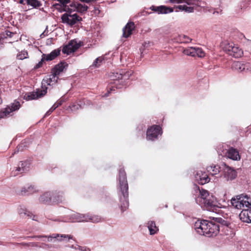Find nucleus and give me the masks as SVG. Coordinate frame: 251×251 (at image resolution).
<instances>
[{
  "label": "nucleus",
  "instance_id": "obj_10",
  "mask_svg": "<svg viewBox=\"0 0 251 251\" xmlns=\"http://www.w3.org/2000/svg\"><path fill=\"white\" fill-rule=\"evenodd\" d=\"M162 134L161 129L158 126H153L148 128L147 131V138L149 140L153 141L158 136Z\"/></svg>",
  "mask_w": 251,
  "mask_h": 251
},
{
  "label": "nucleus",
  "instance_id": "obj_50",
  "mask_svg": "<svg viewBox=\"0 0 251 251\" xmlns=\"http://www.w3.org/2000/svg\"><path fill=\"white\" fill-rule=\"evenodd\" d=\"M248 201L250 203V205L249 206V208H251V198L248 197Z\"/></svg>",
  "mask_w": 251,
  "mask_h": 251
},
{
  "label": "nucleus",
  "instance_id": "obj_19",
  "mask_svg": "<svg viewBox=\"0 0 251 251\" xmlns=\"http://www.w3.org/2000/svg\"><path fill=\"white\" fill-rule=\"evenodd\" d=\"M38 191V189L37 186L33 184H28L22 188L21 194L22 195H29Z\"/></svg>",
  "mask_w": 251,
  "mask_h": 251
},
{
  "label": "nucleus",
  "instance_id": "obj_31",
  "mask_svg": "<svg viewBox=\"0 0 251 251\" xmlns=\"http://www.w3.org/2000/svg\"><path fill=\"white\" fill-rule=\"evenodd\" d=\"M58 236V235L56 234V233L52 234L50 235H40V236H28L26 238H47L48 239V242H54L53 239H56Z\"/></svg>",
  "mask_w": 251,
  "mask_h": 251
},
{
  "label": "nucleus",
  "instance_id": "obj_32",
  "mask_svg": "<svg viewBox=\"0 0 251 251\" xmlns=\"http://www.w3.org/2000/svg\"><path fill=\"white\" fill-rule=\"evenodd\" d=\"M54 195L53 196L52 198V201L53 202H56L57 203H61L62 202L64 199L62 195V193L61 192H54Z\"/></svg>",
  "mask_w": 251,
  "mask_h": 251
},
{
  "label": "nucleus",
  "instance_id": "obj_5",
  "mask_svg": "<svg viewBox=\"0 0 251 251\" xmlns=\"http://www.w3.org/2000/svg\"><path fill=\"white\" fill-rule=\"evenodd\" d=\"M151 9L158 14H168L173 12L174 10L176 12L185 11L187 13H191L194 12V6H188L186 5H179L175 6L174 8L167 7L164 5L159 6H152Z\"/></svg>",
  "mask_w": 251,
  "mask_h": 251
},
{
  "label": "nucleus",
  "instance_id": "obj_33",
  "mask_svg": "<svg viewBox=\"0 0 251 251\" xmlns=\"http://www.w3.org/2000/svg\"><path fill=\"white\" fill-rule=\"evenodd\" d=\"M56 234L58 235V236L56 238V240L58 242H64L67 241V240H68V241L70 239H73V236L69 234H60L56 233Z\"/></svg>",
  "mask_w": 251,
  "mask_h": 251
},
{
  "label": "nucleus",
  "instance_id": "obj_8",
  "mask_svg": "<svg viewBox=\"0 0 251 251\" xmlns=\"http://www.w3.org/2000/svg\"><path fill=\"white\" fill-rule=\"evenodd\" d=\"M222 171L224 177L227 181L234 179L237 176L236 171L225 163L222 164Z\"/></svg>",
  "mask_w": 251,
  "mask_h": 251
},
{
  "label": "nucleus",
  "instance_id": "obj_27",
  "mask_svg": "<svg viewBox=\"0 0 251 251\" xmlns=\"http://www.w3.org/2000/svg\"><path fill=\"white\" fill-rule=\"evenodd\" d=\"M234 44L227 41H224L221 44V47L223 50L229 55L231 50H232Z\"/></svg>",
  "mask_w": 251,
  "mask_h": 251
},
{
  "label": "nucleus",
  "instance_id": "obj_15",
  "mask_svg": "<svg viewBox=\"0 0 251 251\" xmlns=\"http://www.w3.org/2000/svg\"><path fill=\"white\" fill-rule=\"evenodd\" d=\"M79 47L80 44L77 43L76 40H72L67 45L64 46L62 52L64 54H69L77 50Z\"/></svg>",
  "mask_w": 251,
  "mask_h": 251
},
{
  "label": "nucleus",
  "instance_id": "obj_29",
  "mask_svg": "<svg viewBox=\"0 0 251 251\" xmlns=\"http://www.w3.org/2000/svg\"><path fill=\"white\" fill-rule=\"evenodd\" d=\"M147 225V226L150 231V234L151 235H154L156 234L158 231V228L156 226L154 221H149Z\"/></svg>",
  "mask_w": 251,
  "mask_h": 251
},
{
  "label": "nucleus",
  "instance_id": "obj_25",
  "mask_svg": "<svg viewBox=\"0 0 251 251\" xmlns=\"http://www.w3.org/2000/svg\"><path fill=\"white\" fill-rule=\"evenodd\" d=\"M60 49H57L52 51L50 53L46 54H43V56L46 61H51L54 59L60 53Z\"/></svg>",
  "mask_w": 251,
  "mask_h": 251
},
{
  "label": "nucleus",
  "instance_id": "obj_24",
  "mask_svg": "<svg viewBox=\"0 0 251 251\" xmlns=\"http://www.w3.org/2000/svg\"><path fill=\"white\" fill-rule=\"evenodd\" d=\"M134 29V24L133 22L128 23L123 29V36L125 38H127L131 34L133 30Z\"/></svg>",
  "mask_w": 251,
  "mask_h": 251
},
{
  "label": "nucleus",
  "instance_id": "obj_48",
  "mask_svg": "<svg viewBox=\"0 0 251 251\" xmlns=\"http://www.w3.org/2000/svg\"><path fill=\"white\" fill-rule=\"evenodd\" d=\"M41 246V248H50V245H49L48 244H44V243H42V246Z\"/></svg>",
  "mask_w": 251,
  "mask_h": 251
},
{
  "label": "nucleus",
  "instance_id": "obj_14",
  "mask_svg": "<svg viewBox=\"0 0 251 251\" xmlns=\"http://www.w3.org/2000/svg\"><path fill=\"white\" fill-rule=\"evenodd\" d=\"M30 163L28 161L21 162L19 163L18 167L15 170H13L11 172V176H15L20 174L26 172L28 171Z\"/></svg>",
  "mask_w": 251,
  "mask_h": 251
},
{
  "label": "nucleus",
  "instance_id": "obj_51",
  "mask_svg": "<svg viewBox=\"0 0 251 251\" xmlns=\"http://www.w3.org/2000/svg\"><path fill=\"white\" fill-rule=\"evenodd\" d=\"M109 91H108L107 93H106L104 95V97H108L109 95Z\"/></svg>",
  "mask_w": 251,
  "mask_h": 251
},
{
  "label": "nucleus",
  "instance_id": "obj_42",
  "mask_svg": "<svg viewBox=\"0 0 251 251\" xmlns=\"http://www.w3.org/2000/svg\"><path fill=\"white\" fill-rule=\"evenodd\" d=\"M180 40L182 42L189 43L192 39L185 35H181L180 36Z\"/></svg>",
  "mask_w": 251,
  "mask_h": 251
},
{
  "label": "nucleus",
  "instance_id": "obj_7",
  "mask_svg": "<svg viewBox=\"0 0 251 251\" xmlns=\"http://www.w3.org/2000/svg\"><path fill=\"white\" fill-rule=\"evenodd\" d=\"M133 74L132 71H120V73H116L113 74L111 77L113 80L114 81V83L117 85L118 83L121 80L120 83L124 85L126 80H128Z\"/></svg>",
  "mask_w": 251,
  "mask_h": 251
},
{
  "label": "nucleus",
  "instance_id": "obj_39",
  "mask_svg": "<svg viewBox=\"0 0 251 251\" xmlns=\"http://www.w3.org/2000/svg\"><path fill=\"white\" fill-rule=\"evenodd\" d=\"M28 5L32 6L34 8L39 7L42 4L38 0H25Z\"/></svg>",
  "mask_w": 251,
  "mask_h": 251
},
{
  "label": "nucleus",
  "instance_id": "obj_45",
  "mask_svg": "<svg viewBox=\"0 0 251 251\" xmlns=\"http://www.w3.org/2000/svg\"><path fill=\"white\" fill-rule=\"evenodd\" d=\"M97 0H77L80 2L83 3V4L85 3H90L91 2H95Z\"/></svg>",
  "mask_w": 251,
  "mask_h": 251
},
{
  "label": "nucleus",
  "instance_id": "obj_1",
  "mask_svg": "<svg viewBox=\"0 0 251 251\" xmlns=\"http://www.w3.org/2000/svg\"><path fill=\"white\" fill-rule=\"evenodd\" d=\"M196 232L200 235L208 237L217 235L220 231V226L207 220H197L194 224Z\"/></svg>",
  "mask_w": 251,
  "mask_h": 251
},
{
  "label": "nucleus",
  "instance_id": "obj_16",
  "mask_svg": "<svg viewBox=\"0 0 251 251\" xmlns=\"http://www.w3.org/2000/svg\"><path fill=\"white\" fill-rule=\"evenodd\" d=\"M71 11H76L77 12L84 13L86 12L88 7L85 4H82L77 1V0H73V1L70 5Z\"/></svg>",
  "mask_w": 251,
  "mask_h": 251
},
{
  "label": "nucleus",
  "instance_id": "obj_36",
  "mask_svg": "<svg viewBox=\"0 0 251 251\" xmlns=\"http://www.w3.org/2000/svg\"><path fill=\"white\" fill-rule=\"evenodd\" d=\"M66 247L75 249V250H79L80 251H91L90 249L89 248L80 246L78 245H66Z\"/></svg>",
  "mask_w": 251,
  "mask_h": 251
},
{
  "label": "nucleus",
  "instance_id": "obj_17",
  "mask_svg": "<svg viewBox=\"0 0 251 251\" xmlns=\"http://www.w3.org/2000/svg\"><path fill=\"white\" fill-rule=\"evenodd\" d=\"M196 181L200 184L203 185L210 181L207 175L205 172L198 171L195 175Z\"/></svg>",
  "mask_w": 251,
  "mask_h": 251
},
{
  "label": "nucleus",
  "instance_id": "obj_55",
  "mask_svg": "<svg viewBox=\"0 0 251 251\" xmlns=\"http://www.w3.org/2000/svg\"><path fill=\"white\" fill-rule=\"evenodd\" d=\"M18 149H20V146H19V147H18Z\"/></svg>",
  "mask_w": 251,
  "mask_h": 251
},
{
  "label": "nucleus",
  "instance_id": "obj_46",
  "mask_svg": "<svg viewBox=\"0 0 251 251\" xmlns=\"http://www.w3.org/2000/svg\"><path fill=\"white\" fill-rule=\"evenodd\" d=\"M14 35L13 32H10L9 31H5L4 36L6 37H12Z\"/></svg>",
  "mask_w": 251,
  "mask_h": 251
},
{
  "label": "nucleus",
  "instance_id": "obj_21",
  "mask_svg": "<svg viewBox=\"0 0 251 251\" xmlns=\"http://www.w3.org/2000/svg\"><path fill=\"white\" fill-rule=\"evenodd\" d=\"M239 217L243 222L251 223V210H249V208L243 209L239 214Z\"/></svg>",
  "mask_w": 251,
  "mask_h": 251
},
{
  "label": "nucleus",
  "instance_id": "obj_44",
  "mask_svg": "<svg viewBox=\"0 0 251 251\" xmlns=\"http://www.w3.org/2000/svg\"><path fill=\"white\" fill-rule=\"evenodd\" d=\"M42 59H41V61H39L38 62V63L36 65V66L35 67V68L38 69V68L41 67L42 66L43 61L44 60H46L45 57L43 56V55H42Z\"/></svg>",
  "mask_w": 251,
  "mask_h": 251
},
{
  "label": "nucleus",
  "instance_id": "obj_37",
  "mask_svg": "<svg viewBox=\"0 0 251 251\" xmlns=\"http://www.w3.org/2000/svg\"><path fill=\"white\" fill-rule=\"evenodd\" d=\"M59 3H55L53 6L55 8L59 9L61 7H64L65 5L70 1V0H56Z\"/></svg>",
  "mask_w": 251,
  "mask_h": 251
},
{
  "label": "nucleus",
  "instance_id": "obj_34",
  "mask_svg": "<svg viewBox=\"0 0 251 251\" xmlns=\"http://www.w3.org/2000/svg\"><path fill=\"white\" fill-rule=\"evenodd\" d=\"M64 101V99H61L59 100H57L53 105L52 106L48 111L45 116H48L51 114V113L56 108H57L59 106L61 105L63 102Z\"/></svg>",
  "mask_w": 251,
  "mask_h": 251
},
{
  "label": "nucleus",
  "instance_id": "obj_40",
  "mask_svg": "<svg viewBox=\"0 0 251 251\" xmlns=\"http://www.w3.org/2000/svg\"><path fill=\"white\" fill-rule=\"evenodd\" d=\"M104 61L102 57H99L94 61L93 64L91 66V68H97L100 67Z\"/></svg>",
  "mask_w": 251,
  "mask_h": 251
},
{
  "label": "nucleus",
  "instance_id": "obj_2",
  "mask_svg": "<svg viewBox=\"0 0 251 251\" xmlns=\"http://www.w3.org/2000/svg\"><path fill=\"white\" fill-rule=\"evenodd\" d=\"M196 202L203 208L211 210L212 207L217 206V201L215 197L210 195L207 190L198 188L196 190Z\"/></svg>",
  "mask_w": 251,
  "mask_h": 251
},
{
  "label": "nucleus",
  "instance_id": "obj_18",
  "mask_svg": "<svg viewBox=\"0 0 251 251\" xmlns=\"http://www.w3.org/2000/svg\"><path fill=\"white\" fill-rule=\"evenodd\" d=\"M87 215L78 213H74L70 216V222H87Z\"/></svg>",
  "mask_w": 251,
  "mask_h": 251
},
{
  "label": "nucleus",
  "instance_id": "obj_23",
  "mask_svg": "<svg viewBox=\"0 0 251 251\" xmlns=\"http://www.w3.org/2000/svg\"><path fill=\"white\" fill-rule=\"evenodd\" d=\"M53 192H46L41 195L39 198V201L44 203H49L52 200Z\"/></svg>",
  "mask_w": 251,
  "mask_h": 251
},
{
  "label": "nucleus",
  "instance_id": "obj_13",
  "mask_svg": "<svg viewBox=\"0 0 251 251\" xmlns=\"http://www.w3.org/2000/svg\"><path fill=\"white\" fill-rule=\"evenodd\" d=\"M61 19L63 23H67L71 25H75L82 20L81 18L79 17L76 14L73 15L65 14L62 15Z\"/></svg>",
  "mask_w": 251,
  "mask_h": 251
},
{
  "label": "nucleus",
  "instance_id": "obj_22",
  "mask_svg": "<svg viewBox=\"0 0 251 251\" xmlns=\"http://www.w3.org/2000/svg\"><path fill=\"white\" fill-rule=\"evenodd\" d=\"M225 155L228 158L233 160H239L240 159V156L238 151L232 148H230L226 151Z\"/></svg>",
  "mask_w": 251,
  "mask_h": 251
},
{
  "label": "nucleus",
  "instance_id": "obj_47",
  "mask_svg": "<svg viewBox=\"0 0 251 251\" xmlns=\"http://www.w3.org/2000/svg\"><path fill=\"white\" fill-rule=\"evenodd\" d=\"M249 2V0H245L243 2H241L240 7L241 9L245 8L246 7V4Z\"/></svg>",
  "mask_w": 251,
  "mask_h": 251
},
{
  "label": "nucleus",
  "instance_id": "obj_41",
  "mask_svg": "<svg viewBox=\"0 0 251 251\" xmlns=\"http://www.w3.org/2000/svg\"><path fill=\"white\" fill-rule=\"evenodd\" d=\"M28 57V53L25 50H23L21 52H19L17 55V57L18 59L23 60L25 58H27Z\"/></svg>",
  "mask_w": 251,
  "mask_h": 251
},
{
  "label": "nucleus",
  "instance_id": "obj_28",
  "mask_svg": "<svg viewBox=\"0 0 251 251\" xmlns=\"http://www.w3.org/2000/svg\"><path fill=\"white\" fill-rule=\"evenodd\" d=\"M66 66H67V64H66L65 63L60 62L56 65L53 69L52 74L57 76V75H59L60 73L63 71Z\"/></svg>",
  "mask_w": 251,
  "mask_h": 251
},
{
  "label": "nucleus",
  "instance_id": "obj_20",
  "mask_svg": "<svg viewBox=\"0 0 251 251\" xmlns=\"http://www.w3.org/2000/svg\"><path fill=\"white\" fill-rule=\"evenodd\" d=\"M20 107V104L19 101L17 100H14V101L10 105L7 106L3 111V114L7 116L9 115L10 113L12 112L15 111L16 110H18Z\"/></svg>",
  "mask_w": 251,
  "mask_h": 251
},
{
  "label": "nucleus",
  "instance_id": "obj_6",
  "mask_svg": "<svg viewBox=\"0 0 251 251\" xmlns=\"http://www.w3.org/2000/svg\"><path fill=\"white\" fill-rule=\"evenodd\" d=\"M231 205L237 209L249 208L250 203L248 201V196L244 195H237L230 200Z\"/></svg>",
  "mask_w": 251,
  "mask_h": 251
},
{
  "label": "nucleus",
  "instance_id": "obj_9",
  "mask_svg": "<svg viewBox=\"0 0 251 251\" xmlns=\"http://www.w3.org/2000/svg\"><path fill=\"white\" fill-rule=\"evenodd\" d=\"M172 3H186L189 5L198 6L206 10L207 8L206 2L204 1L199 0H170Z\"/></svg>",
  "mask_w": 251,
  "mask_h": 251
},
{
  "label": "nucleus",
  "instance_id": "obj_3",
  "mask_svg": "<svg viewBox=\"0 0 251 251\" xmlns=\"http://www.w3.org/2000/svg\"><path fill=\"white\" fill-rule=\"evenodd\" d=\"M58 77L53 74L46 76L42 82V89H38L36 92L26 94L24 99L29 100L36 99L44 96L47 93V86H53L57 81Z\"/></svg>",
  "mask_w": 251,
  "mask_h": 251
},
{
  "label": "nucleus",
  "instance_id": "obj_53",
  "mask_svg": "<svg viewBox=\"0 0 251 251\" xmlns=\"http://www.w3.org/2000/svg\"><path fill=\"white\" fill-rule=\"evenodd\" d=\"M2 103V100L1 98L0 97V104Z\"/></svg>",
  "mask_w": 251,
  "mask_h": 251
},
{
  "label": "nucleus",
  "instance_id": "obj_30",
  "mask_svg": "<svg viewBox=\"0 0 251 251\" xmlns=\"http://www.w3.org/2000/svg\"><path fill=\"white\" fill-rule=\"evenodd\" d=\"M221 169H222V166L212 165L208 167L207 170L211 175L214 176L219 173Z\"/></svg>",
  "mask_w": 251,
  "mask_h": 251
},
{
  "label": "nucleus",
  "instance_id": "obj_11",
  "mask_svg": "<svg viewBox=\"0 0 251 251\" xmlns=\"http://www.w3.org/2000/svg\"><path fill=\"white\" fill-rule=\"evenodd\" d=\"M231 67L239 72L251 71V65L248 62L235 61L232 63Z\"/></svg>",
  "mask_w": 251,
  "mask_h": 251
},
{
  "label": "nucleus",
  "instance_id": "obj_4",
  "mask_svg": "<svg viewBox=\"0 0 251 251\" xmlns=\"http://www.w3.org/2000/svg\"><path fill=\"white\" fill-rule=\"evenodd\" d=\"M119 179L121 195H120L121 209L122 212L126 210L129 205L128 186L126 180V174L124 170L120 169L119 173Z\"/></svg>",
  "mask_w": 251,
  "mask_h": 251
},
{
  "label": "nucleus",
  "instance_id": "obj_12",
  "mask_svg": "<svg viewBox=\"0 0 251 251\" xmlns=\"http://www.w3.org/2000/svg\"><path fill=\"white\" fill-rule=\"evenodd\" d=\"M184 54L191 56H198L203 57L205 56L203 50L200 48L190 47L183 50Z\"/></svg>",
  "mask_w": 251,
  "mask_h": 251
},
{
  "label": "nucleus",
  "instance_id": "obj_26",
  "mask_svg": "<svg viewBox=\"0 0 251 251\" xmlns=\"http://www.w3.org/2000/svg\"><path fill=\"white\" fill-rule=\"evenodd\" d=\"M243 54V51L241 49L239 48L237 45L234 44L232 50H231L229 55L232 56L235 58L241 57Z\"/></svg>",
  "mask_w": 251,
  "mask_h": 251
},
{
  "label": "nucleus",
  "instance_id": "obj_49",
  "mask_svg": "<svg viewBox=\"0 0 251 251\" xmlns=\"http://www.w3.org/2000/svg\"><path fill=\"white\" fill-rule=\"evenodd\" d=\"M218 222L221 223L223 225H226V222L225 220H223L222 219L220 218L218 219Z\"/></svg>",
  "mask_w": 251,
  "mask_h": 251
},
{
  "label": "nucleus",
  "instance_id": "obj_52",
  "mask_svg": "<svg viewBox=\"0 0 251 251\" xmlns=\"http://www.w3.org/2000/svg\"><path fill=\"white\" fill-rule=\"evenodd\" d=\"M24 1V0H20L19 2H20V3L23 4Z\"/></svg>",
  "mask_w": 251,
  "mask_h": 251
},
{
  "label": "nucleus",
  "instance_id": "obj_38",
  "mask_svg": "<svg viewBox=\"0 0 251 251\" xmlns=\"http://www.w3.org/2000/svg\"><path fill=\"white\" fill-rule=\"evenodd\" d=\"M83 105V102L80 101L78 103H73L70 106V108L72 111H75L79 108H82Z\"/></svg>",
  "mask_w": 251,
  "mask_h": 251
},
{
  "label": "nucleus",
  "instance_id": "obj_35",
  "mask_svg": "<svg viewBox=\"0 0 251 251\" xmlns=\"http://www.w3.org/2000/svg\"><path fill=\"white\" fill-rule=\"evenodd\" d=\"M87 222H91L92 223H99L101 221L100 217L98 215H92L89 213L87 214Z\"/></svg>",
  "mask_w": 251,
  "mask_h": 251
},
{
  "label": "nucleus",
  "instance_id": "obj_54",
  "mask_svg": "<svg viewBox=\"0 0 251 251\" xmlns=\"http://www.w3.org/2000/svg\"><path fill=\"white\" fill-rule=\"evenodd\" d=\"M35 216H33V218H32L33 220H36L35 218Z\"/></svg>",
  "mask_w": 251,
  "mask_h": 251
},
{
  "label": "nucleus",
  "instance_id": "obj_43",
  "mask_svg": "<svg viewBox=\"0 0 251 251\" xmlns=\"http://www.w3.org/2000/svg\"><path fill=\"white\" fill-rule=\"evenodd\" d=\"M21 244L23 246H31L32 247H37V248L41 247V246L39 245L38 243H36V242H32V243H21Z\"/></svg>",
  "mask_w": 251,
  "mask_h": 251
}]
</instances>
